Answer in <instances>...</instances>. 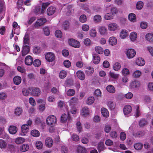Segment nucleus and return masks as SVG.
Wrapping results in <instances>:
<instances>
[{
	"label": "nucleus",
	"instance_id": "obj_33",
	"mask_svg": "<svg viewBox=\"0 0 153 153\" xmlns=\"http://www.w3.org/2000/svg\"><path fill=\"white\" fill-rule=\"evenodd\" d=\"M25 141V139L22 137L17 138L15 140V143L17 144H20Z\"/></svg>",
	"mask_w": 153,
	"mask_h": 153
},
{
	"label": "nucleus",
	"instance_id": "obj_39",
	"mask_svg": "<svg viewBox=\"0 0 153 153\" xmlns=\"http://www.w3.org/2000/svg\"><path fill=\"white\" fill-rule=\"evenodd\" d=\"M145 133L144 131H137V133L134 134L135 136L140 137L143 136L144 135Z\"/></svg>",
	"mask_w": 153,
	"mask_h": 153
},
{
	"label": "nucleus",
	"instance_id": "obj_31",
	"mask_svg": "<svg viewBox=\"0 0 153 153\" xmlns=\"http://www.w3.org/2000/svg\"><path fill=\"white\" fill-rule=\"evenodd\" d=\"M97 148L98 150V152H100L102 151H103L104 149V144L103 143L101 142L98 143V146L97 147Z\"/></svg>",
	"mask_w": 153,
	"mask_h": 153
},
{
	"label": "nucleus",
	"instance_id": "obj_16",
	"mask_svg": "<svg viewBox=\"0 0 153 153\" xmlns=\"http://www.w3.org/2000/svg\"><path fill=\"white\" fill-rule=\"evenodd\" d=\"M13 82L15 84L18 85L20 84L21 82L22 78L19 76H15L13 79Z\"/></svg>",
	"mask_w": 153,
	"mask_h": 153
},
{
	"label": "nucleus",
	"instance_id": "obj_45",
	"mask_svg": "<svg viewBox=\"0 0 153 153\" xmlns=\"http://www.w3.org/2000/svg\"><path fill=\"white\" fill-rule=\"evenodd\" d=\"M111 129V126L109 124H106L105 125L104 131L106 133H109Z\"/></svg>",
	"mask_w": 153,
	"mask_h": 153
},
{
	"label": "nucleus",
	"instance_id": "obj_28",
	"mask_svg": "<svg viewBox=\"0 0 153 153\" xmlns=\"http://www.w3.org/2000/svg\"><path fill=\"white\" fill-rule=\"evenodd\" d=\"M146 39L150 42H153V34L148 33L146 35Z\"/></svg>",
	"mask_w": 153,
	"mask_h": 153
},
{
	"label": "nucleus",
	"instance_id": "obj_27",
	"mask_svg": "<svg viewBox=\"0 0 153 153\" xmlns=\"http://www.w3.org/2000/svg\"><path fill=\"white\" fill-rule=\"evenodd\" d=\"M106 89L108 91L112 93H114L115 91L114 87L111 85L107 86L106 87Z\"/></svg>",
	"mask_w": 153,
	"mask_h": 153
},
{
	"label": "nucleus",
	"instance_id": "obj_13",
	"mask_svg": "<svg viewBox=\"0 0 153 153\" xmlns=\"http://www.w3.org/2000/svg\"><path fill=\"white\" fill-rule=\"evenodd\" d=\"M123 110L124 114H127L130 113L131 111L132 108L130 105H126L124 107Z\"/></svg>",
	"mask_w": 153,
	"mask_h": 153
},
{
	"label": "nucleus",
	"instance_id": "obj_18",
	"mask_svg": "<svg viewBox=\"0 0 153 153\" xmlns=\"http://www.w3.org/2000/svg\"><path fill=\"white\" fill-rule=\"evenodd\" d=\"M45 143L46 146L49 148H50L52 146L53 141L51 138L48 137L45 140Z\"/></svg>",
	"mask_w": 153,
	"mask_h": 153
},
{
	"label": "nucleus",
	"instance_id": "obj_1",
	"mask_svg": "<svg viewBox=\"0 0 153 153\" xmlns=\"http://www.w3.org/2000/svg\"><path fill=\"white\" fill-rule=\"evenodd\" d=\"M57 122L56 116L53 115L49 116L47 118L46 122L49 126L52 127L55 126Z\"/></svg>",
	"mask_w": 153,
	"mask_h": 153
},
{
	"label": "nucleus",
	"instance_id": "obj_15",
	"mask_svg": "<svg viewBox=\"0 0 153 153\" xmlns=\"http://www.w3.org/2000/svg\"><path fill=\"white\" fill-rule=\"evenodd\" d=\"M17 131V128L16 127L13 126H10L9 128V131L11 134H15Z\"/></svg>",
	"mask_w": 153,
	"mask_h": 153
},
{
	"label": "nucleus",
	"instance_id": "obj_5",
	"mask_svg": "<svg viewBox=\"0 0 153 153\" xmlns=\"http://www.w3.org/2000/svg\"><path fill=\"white\" fill-rule=\"evenodd\" d=\"M126 53L128 58L131 59L136 54V52L134 49H130L127 50Z\"/></svg>",
	"mask_w": 153,
	"mask_h": 153
},
{
	"label": "nucleus",
	"instance_id": "obj_12",
	"mask_svg": "<svg viewBox=\"0 0 153 153\" xmlns=\"http://www.w3.org/2000/svg\"><path fill=\"white\" fill-rule=\"evenodd\" d=\"M145 63V62L144 59L141 58H138L136 61V64L139 66L144 65Z\"/></svg>",
	"mask_w": 153,
	"mask_h": 153
},
{
	"label": "nucleus",
	"instance_id": "obj_49",
	"mask_svg": "<svg viewBox=\"0 0 153 153\" xmlns=\"http://www.w3.org/2000/svg\"><path fill=\"white\" fill-rule=\"evenodd\" d=\"M41 51V48L39 47H36L34 48L33 50L34 53L36 54H38Z\"/></svg>",
	"mask_w": 153,
	"mask_h": 153
},
{
	"label": "nucleus",
	"instance_id": "obj_52",
	"mask_svg": "<svg viewBox=\"0 0 153 153\" xmlns=\"http://www.w3.org/2000/svg\"><path fill=\"white\" fill-rule=\"evenodd\" d=\"M36 146L38 149H41L43 146V144L40 141H37L36 143Z\"/></svg>",
	"mask_w": 153,
	"mask_h": 153
},
{
	"label": "nucleus",
	"instance_id": "obj_55",
	"mask_svg": "<svg viewBox=\"0 0 153 153\" xmlns=\"http://www.w3.org/2000/svg\"><path fill=\"white\" fill-rule=\"evenodd\" d=\"M143 146L142 144L138 143L135 144L134 145V147L135 149L139 150L142 149Z\"/></svg>",
	"mask_w": 153,
	"mask_h": 153
},
{
	"label": "nucleus",
	"instance_id": "obj_35",
	"mask_svg": "<svg viewBox=\"0 0 153 153\" xmlns=\"http://www.w3.org/2000/svg\"><path fill=\"white\" fill-rule=\"evenodd\" d=\"M137 37V35L135 32H132L130 35V38L131 40L134 41L135 40Z\"/></svg>",
	"mask_w": 153,
	"mask_h": 153
},
{
	"label": "nucleus",
	"instance_id": "obj_20",
	"mask_svg": "<svg viewBox=\"0 0 153 153\" xmlns=\"http://www.w3.org/2000/svg\"><path fill=\"white\" fill-rule=\"evenodd\" d=\"M101 113L102 116L105 117H107L109 116V113L107 109L102 108L101 109Z\"/></svg>",
	"mask_w": 153,
	"mask_h": 153
},
{
	"label": "nucleus",
	"instance_id": "obj_25",
	"mask_svg": "<svg viewBox=\"0 0 153 153\" xmlns=\"http://www.w3.org/2000/svg\"><path fill=\"white\" fill-rule=\"evenodd\" d=\"M94 97L93 96L89 97L86 100V104L88 105H91L94 102Z\"/></svg>",
	"mask_w": 153,
	"mask_h": 153
},
{
	"label": "nucleus",
	"instance_id": "obj_2",
	"mask_svg": "<svg viewBox=\"0 0 153 153\" xmlns=\"http://www.w3.org/2000/svg\"><path fill=\"white\" fill-rule=\"evenodd\" d=\"M68 43L71 46L75 48H79L80 47L79 42L74 39H70L68 40Z\"/></svg>",
	"mask_w": 153,
	"mask_h": 153
},
{
	"label": "nucleus",
	"instance_id": "obj_63",
	"mask_svg": "<svg viewBox=\"0 0 153 153\" xmlns=\"http://www.w3.org/2000/svg\"><path fill=\"white\" fill-rule=\"evenodd\" d=\"M122 74L124 75H128L129 74V70L127 68H124L122 70Z\"/></svg>",
	"mask_w": 153,
	"mask_h": 153
},
{
	"label": "nucleus",
	"instance_id": "obj_58",
	"mask_svg": "<svg viewBox=\"0 0 153 153\" xmlns=\"http://www.w3.org/2000/svg\"><path fill=\"white\" fill-rule=\"evenodd\" d=\"M56 36L58 38H60L62 36V33L60 30H56L55 33Z\"/></svg>",
	"mask_w": 153,
	"mask_h": 153
},
{
	"label": "nucleus",
	"instance_id": "obj_43",
	"mask_svg": "<svg viewBox=\"0 0 153 153\" xmlns=\"http://www.w3.org/2000/svg\"><path fill=\"white\" fill-rule=\"evenodd\" d=\"M22 111V108L18 107L15 109L14 113L16 115L19 116L21 114Z\"/></svg>",
	"mask_w": 153,
	"mask_h": 153
},
{
	"label": "nucleus",
	"instance_id": "obj_60",
	"mask_svg": "<svg viewBox=\"0 0 153 153\" xmlns=\"http://www.w3.org/2000/svg\"><path fill=\"white\" fill-rule=\"evenodd\" d=\"M63 64L64 66L67 68H69L71 66V63L68 60L64 61Z\"/></svg>",
	"mask_w": 153,
	"mask_h": 153
},
{
	"label": "nucleus",
	"instance_id": "obj_34",
	"mask_svg": "<svg viewBox=\"0 0 153 153\" xmlns=\"http://www.w3.org/2000/svg\"><path fill=\"white\" fill-rule=\"evenodd\" d=\"M67 72L64 70L61 71L59 73V76L61 79H64L66 76Z\"/></svg>",
	"mask_w": 153,
	"mask_h": 153
},
{
	"label": "nucleus",
	"instance_id": "obj_46",
	"mask_svg": "<svg viewBox=\"0 0 153 153\" xmlns=\"http://www.w3.org/2000/svg\"><path fill=\"white\" fill-rule=\"evenodd\" d=\"M147 123V121L145 119H141L139 122V125L141 127H143Z\"/></svg>",
	"mask_w": 153,
	"mask_h": 153
},
{
	"label": "nucleus",
	"instance_id": "obj_59",
	"mask_svg": "<svg viewBox=\"0 0 153 153\" xmlns=\"http://www.w3.org/2000/svg\"><path fill=\"white\" fill-rule=\"evenodd\" d=\"M135 108L136 110L135 116L136 117H138L140 115L139 106L138 105H136L135 106Z\"/></svg>",
	"mask_w": 153,
	"mask_h": 153
},
{
	"label": "nucleus",
	"instance_id": "obj_22",
	"mask_svg": "<svg viewBox=\"0 0 153 153\" xmlns=\"http://www.w3.org/2000/svg\"><path fill=\"white\" fill-rule=\"evenodd\" d=\"M128 31L126 30H123L120 33V36L122 39H125L128 36Z\"/></svg>",
	"mask_w": 153,
	"mask_h": 153
},
{
	"label": "nucleus",
	"instance_id": "obj_30",
	"mask_svg": "<svg viewBox=\"0 0 153 153\" xmlns=\"http://www.w3.org/2000/svg\"><path fill=\"white\" fill-rule=\"evenodd\" d=\"M99 31L101 34L105 35L107 33V29L105 27L101 26L100 27Z\"/></svg>",
	"mask_w": 153,
	"mask_h": 153
},
{
	"label": "nucleus",
	"instance_id": "obj_38",
	"mask_svg": "<svg viewBox=\"0 0 153 153\" xmlns=\"http://www.w3.org/2000/svg\"><path fill=\"white\" fill-rule=\"evenodd\" d=\"M29 36L27 34H26L23 38V43L24 45L28 44L29 42Z\"/></svg>",
	"mask_w": 153,
	"mask_h": 153
},
{
	"label": "nucleus",
	"instance_id": "obj_44",
	"mask_svg": "<svg viewBox=\"0 0 153 153\" xmlns=\"http://www.w3.org/2000/svg\"><path fill=\"white\" fill-rule=\"evenodd\" d=\"M121 68V65L118 62H116L113 65V69L115 71L119 70Z\"/></svg>",
	"mask_w": 153,
	"mask_h": 153
},
{
	"label": "nucleus",
	"instance_id": "obj_21",
	"mask_svg": "<svg viewBox=\"0 0 153 153\" xmlns=\"http://www.w3.org/2000/svg\"><path fill=\"white\" fill-rule=\"evenodd\" d=\"M76 74L80 80H83L85 78L84 73L80 71H79L76 72Z\"/></svg>",
	"mask_w": 153,
	"mask_h": 153
},
{
	"label": "nucleus",
	"instance_id": "obj_11",
	"mask_svg": "<svg viewBox=\"0 0 153 153\" xmlns=\"http://www.w3.org/2000/svg\"><path fill=\"white\" fill-rule=\"evenodd\" d=\"M118 25L115 23H111L108 25V28L110 31H114L117 28Z\"/></svg>",
	"mask_w": 153,
	"mask_h": 153
},
{
	"label": "nucleus",
	"instance_id": "obj_64",
	"mask_svg": "<svg viewBox=\"0 0 153 153\" xmlns=\"http://www.w3.org/2000/svg\"><path fill=\"white\" fill-rule=\"evenodd\" d=\"M69 25V22L66 21L63 22L62 27L65 30H67L68 27Z\"/></svg>",
	"mask_w": 153,
	"mask_h": 153
},
{
	"label": "nucleus",
	"instance_id": "obj_14",
	"mask_svg": "<svg viewBox=\"0 0 153 153\" xmlns=\"http://www.w3.org/2000/svg\"><path fill=\"white\" fill-rule=\"evenodd\" d=\"M22 132L23 134H21L22 135H25V133L29 131V126L27 124H24L22 125L21 127Z\"/></svg>",
	"mask_w": 153,
	"mask_h": 153
},
{
	"label": "nucleus",
	"instance_id": "obj_53",
	"mask_svg": "<svg viewBox=\"0 0 153 153\" xmlns=\"http://www.w3.org/2000/svg\"><path fill=\"white\" fill-rule=\"evenodd\" d=\"M141 74V72L139 70H137L134 71L133 73V76L136 78L139 77Z\"/></svg>",
	"mask_w": 153,
	"mask_h": 153
},
{
	"label": "nucleus",
	"instance_id": "obj_42",
	"mask_svg": "<svg viewBox=\"0 0 153 153\" xmlns=\"http://www.w3.org/2000/svg\"><path fill=\"white\" fill-rule=\"evenodd\" d=\"M107 105L111 110L114 109L115 107V103L111 101H109L108 102Z\"/></svg>",
	"mask_w": 153,
	"mask_h": 153
},
{
	"label": "nucleus",
	"instance_id": "obj_24",
	"mask_svg": "<svg viewBox=\"0 0 153 153\" xmlns=\"http://www.w3.org/2000/svg\"><path fill=\"white\" fill-rule=\"evenodd\" d=\"M109 42L110 45H114L117 44V40L115 37L112 36L109 38Z\"/></svg>",
	"mask_w": 153,
	"mask_h": 153
},
{
	"label": "nucleus",
	"instance_id": "obj_3",
	"mask_svg": "<svg viewBox=\"0 0 153 153\" xmlns=\"http://www.w3.org/2000/svg\"><path fill=\"white\" fill-rule=\"evenodd\" d=\"M31 90L30 93L34 96H38L40 94V91L39 88L36 87H31L29 88Z\"/></svg>",
	"mask_w": 153,
	"mask_h": 153
},
{
	"label": "nucleus",
	"instance_id": "obj_51",
	"mask_svg": "<svg viewBox=\"0 0 153 153\" xmlns=\"http://www.w3.org/2000/svg\"><path fill=\"white\" fill-rule=\"evenodd\" d=\"M33 63L34 66L38 67L40 65L41 62L39 59H35L33 62Z\"/></svg>",
	"mask_w": 153,
	"mask_h": 153
},
{
	"label": "nucleus",
	"instance_id": "obj_10",
	"mask_svg": "<svg viewBox=\"0 0 153 153\" xmlns=\"http://www.w3.org/2000/svg\"><path fill=\"white\" fill-rule=\"evenodd\" d=\"M56 11L55 7L53 6H51L48 8L47 10V13L49 16H51L55 13Z\"/></svg>",
	"mask_w": 153,
	"mask_h": 153
},
{
	"label": "nucleus",
	"instance_id": "obj_17",
	"mask_svg": "<svg viewBox=\"0 0 153 153\" xmlns=\"http://www.w3.org/2000/svg\"><path fill=\"white\" fill-rule=\"evenodd\" d=\"M93 62L96 64H98L100 61V58L97 54H94L93 55Z\"/></svg>",
	"mask_w": 153,
	"mask_h": 153
},
{
	"label": "nucleus",
	"instance_id": "obj_48",
	"mask_svg": "<svg viewBox=\"0 0 153 153\" xmlns=\"http://www.w3.org/2000/svg\"><path fill=\"white\" fill-rule=\"evenodd\" d=\"M101 19V16L99 15L95 16L93 18L94 21L95 22H98L100 21Z\"/></svg>",
	"mask_w": 153,
	"mask_h": 153
},
{
	"label": "nucleus",
	"instance_id": "obj_32",
	"mask_svg": "<svg viewBox=\"0 0 153 153\" xmlns=\"http://www.w3.org/2000/svg\"><path fill=\"white\" fill-rule=\"evenodd\" d=\"M31 134L34 137H37L39 136L40 133L38 131L34 129L31 131Z\"/></svg>",
	"mask_w": 153,
	"mask_h": 153
},
{
	"label": "nucleus",
	"instance_id": "obj_40",
	"mask_svg": "<svg viewBox=\"0 0 153 153\" xmlns=\"http://www.w3.org/2000/svg\"><path fill=\"white\" fill-rule=\"evenodd\" d=\"M75 92L74 89H69L67 92V94L69 96H72L75 94Z\"/></svg>",
	"mask_w": 153,
	"mask_h": 153
},
{
	"label": "nucleus",
	"instance_id": "obj_62",
	"mask_svg": "<svg viewBox=\"0 0 153 153\" xmlns=\"http://www.w3.org/2000/svg\"><path fill=\"white\" fill-rule=\"evenodd\" d=\"M67 120V116L65 114H63L61 117V120L62 122H65Z\"/></svg>",
	"mask_w": 153,
	"mask_h": 153
},
{
	"label": "nucleus",
	"instance_id": "obj_57",
	"mask_svg": "<svg viewBox=\"0 0 153 153\" xmlns=\"http://www.w3.org/2000/svg\"><path fill=\"white\" fill-rule=\"evenodd\" d=\"M101 93L100 89H97L95 90L94 92V95L97 97H101Z\"/></svg>",
	"mask_w": 153,
	"mask_h": 153
},
{
	"label": "nucleus",
	"instance_id": "obj_9",
	"mask_svg": "<svg viewBox=\"0 0 153 153\" xmlns=\"http://www.w3.org/2000/svg\"><path fill=\"white\" fill-rule=\"evenodd\" d=\"M30 51L29 47L28 45H23L22 51V56L26 55L29 53Z\"/></svg>",
	"mask_w": 153,
	"mask_h": 153
},
{
	"label": "nucleus",
	"instance_id": "obj_37",
	"mask_svg": "<svg viewBox=\"0 0 153 153\" xmlns=\"http://www.w3.org/2000/svg\"><path fill=\"white\" fill-rule=\"evenodd\" d=\"M31 90L29 89V88H23L22 89V92L23 95L25 96H28L30 93Z\"/></svg>",
	"mask_w": 153,
	"mask_h": 153
},
{
	"label": "nucleus",
	"instance_id": "obj_56",
	"mask_svg": "<svg viewBox=\"0 0 153 153\" xmlns=\"http://www.w3.org/2000/svg\"><path fill=\"white\" fill-rule=\"evenodd\" d=\"M7 145V143L4 140H0V148H5Z\"/></svg>",
	"mask_w": 153,
	"mask_h": 153
},
{
	"label": "nucleus",
	"instance_id": "obj_50",
	"mask_svg": "<svg viewBox=\"0 0 153 153\" xmlns=\"http://www.w3.org/2000/svg\"><path fill=\"white\" fill-rule=\"evenodd\" d=\"M143 6V3L141 1H138L136 4V8L138 10H141Z\"/></svg>",
	"mask_w": 153,
	"mask_h": 153
},
{
	"label": "nucleus",
	"instance_id": "obj_29",
	"mask_svg": "<svg viewBox=\"0 0 153 153\" xmlns=\"http://www.w3.org/2000/svg\"><path fill=\"white\" fill-rule=\"evenodd\" d=\"M128 18L130 21L134 22L135 21L136 19V15L133 13H130L128 15Z\"/></svg>",
	"mask_w": 153,
	"mask_h": 153
},
{
	"label": "nucleus",
	"instance_id": "obj_19",
	"mask_svg": "<svg viewBox=\"0 0 153 153\" xmlns=\"http://www.w3.org/2000/svg\"><path fill=\"white\" fill-rule=\"evenodd\" d=\"M140 82L137 80H135L131 82L130 86L132 88H137L140 86Z\"/></svg>",
	"mask_w": 153,
	"mask_h": 153
},
{
	"label": "nucleus",
	"instance_id": "obj_8",
	"mask_svg": "<svg viewBox=\"0 0 153 153\" xmlns=\"http://www.w3.org/2000/svg\"><path fill=\"white\" fill-rule=\"evenodd\" d=\"M33 61V58L30 55L27 56L25 60V63L27 65H31L32 64Z\"/></svg>",
	"mask_w": 153,
	"mask_h": 153
},
{
	"label": "nucleus",
	"instance_id": "obj_26",
	"mask_svg": "<svg viewBox=\"0 0 153 153\" xmlns=\"http://www.w3.org/2000/svg\"><path fill=\"white\" fill-rule=\"evenodd\" d=\"M94 71L93 68L91 67L87 68L85 71L86 74L88 75H91L94 72Z\"/></svg>",
	"mask_w": 153,
	"mask_h": 153
},
{
	"label": "nucleus",
	"instance_id": "obj_41",
	"mask_svg": "<svg viewBox=\"0 0 153 153\" xmlns=\"http://www.w3.org/2000/svg\"><path fill=\"white\" fill-rule=\"evenodd\" d=\"M113 14L112 13H106L104 16V18L106 20H110L113 19Z\"/></svg>",
	"mask_w": 153,
	"mask_h": 153
},
{
	"label": "nucleus",
	"instance_id": "obj_7",
	"mask_svg": "<svg viewBox=\"0 0 153 153\" xmlns=\"http://www.w3.org/2000/svg\"><path fill=\"white\" fill-rule=\"evenodd\" d=\"M90 113V111L88 107H85L82 108L81 114L83 117H87L89 115Z\"/></svg>",
	"mask_w": 153,
	"mask_h": 153
},
{
	"label": "nucleus",
	"instance_id": "obj_54",
	"mask_svg": "<svg viewBox=\"0 0 153 153\" xmlns=\"http://www.w3.org/2000/svg\"><path fill=\"white\" fill-rule=\"evenodd\" d=\"M76 126L77 130L80 133L82 130V127L80 121H78L76 123Z\"/></svg>",
	"mask_w": 153,
	"mask_h": 153
},
{
	"label": "nucleus",
	"instance_id": "obj_36",
	"mask_svg": "<svg viewBox=\"0 0 153 153\" xmlns=\"http://www.w3.org/2000/svg\"><path fill=\"white\" fill-rule=\"evenodd\" d=\"M95 51L97 53L101 54L103 52V50L102 48L100 46H96L95 47Z\"/></svg>",
	"mask_w": 153,
	"mask_h": 153
},
{
	"label": "nucleus",
	"instance_id": "obj_61",
	"mask_svg": "<svg viewBox=\"0 0 153 153\" xmlns=\"http://www.w3.org/2000/svg\"><path fill=\"white\" fill-rule=\"evenodd\" d=\"M43 31L45 34L46 36H48L50 33L49 28L48 27H45L43 28Z\"/></svg>",
	"mask_w": 153,
	"mask_h": 153
},
{
	"label": "nucleus",
	"instance_id": "obj_6",
	"mask_svg": "<svg viewBox=\"0 0 153 153\" xmlns=\"http://www.w3.org/2000/svg\"><path fill=\"white\" fill-rule=\"evenodd\" d=\"M46 22V20L44 18H42L38 19L35 24V26L36 28H38L40 26L43 25Z\"/></svg>",
	"mask_w": 153,
	"mask_h": 153
},
{
	"label": "nucleus",
	"instance_id": "obj_23",
	"mask_svg": "<svg viewBox=\"0 0 153 153\" xmlns=\"http://www.w3.org/2000/svg\"><path fill=\"white\" fill-rule=\"evenodd\" d=\"M29 149V146L28 144H24L22 145L20 147L21 151L22 152H25L28 150Z\"/></svg>",
	"mask_w": 153,
	"mask_h": 153
},
{
	"label": "nucleus",
	"instance_id": "obj_4",
	"mask_svg": "<svg viewBox=\"0 0 153 153\" xmlns=\"http://www.w3.org/2000/svg\"><path fill=\"white\" fill-rule=\"evenodd\" d=\"M45 58L46 60L49 62H52L54 60L55 58L54 54L50 52L46 53Z\"/></svg>",
	"mask_w": 153,
	"mask_h": 153
},
{
	"label": "nucleus",
	"instance_id": "obj_47",
	"mask_svg": "<svg viewBox=\"0 0 153 153\" xmlns=\"http://www.w3.org/2000/svg\"><path fill=\"white\" fill-rule=\"evenodd\" d=\"M79 21L82 23H85L87 21V17L84 14L81 15L79 18Z\"/></svg>",
	"mask_w": 153,
	"mask_h": 153
}]
</instances>
